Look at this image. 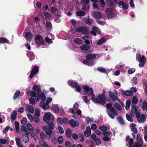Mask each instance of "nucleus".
Returning <instances> with one entry per match:
<instances>
[{
    "label": "nucleus",
    "mask_w": 147,
    "mask_h": 147,
    "mask_svg": "<svg viewBox=\"0 0 147 147\" xmlns=\"http://www.w3.org/2000/svg\"><path fill=\"white\" fill-rule=\"evenodd\" d=\"M82 88L86 91V95L92 96L91 99L94 103L102 105H104L105 104L106 101L107 100V98L106 96L105 93H102L98 95L96 98L95 95L93 93V89L92 88H90L89 86L86 85H84Z\"/></svg>",
    "instance_id": "f257e3e1"
},
{
    "label": "nucleus",
    "mask_w": 147,
    "mask_h": 147,
    "mask_svg": "<svg viewBox=\"0 0 147 147\" xmlns=\"http://www.w3.org/2000/svg\"><path fill=\"white\" fill-rule=\"evenodd\" d=\"M32 90L30 92V95L32 97H34L36 102L38 101L40 98L42 101L45 100L46 97L45 94L42 92L40 86H34Z\"/></svg>",
    "instance_id": "f03ea898"
},
{
    "label": "nucleus",
    "mask_w": 147,
    "mask_h": 147,
    "mask_svg": "<svg viewBox=\"0 0 147 147\" xmlns=\"http://www.w3.org/2000/svg\"><path fill=\"white\" fill-rule=\"evenodd\" d=\"M112 106V105L110 103L106 105L107 108L110 109L107 111V113L110 118L113 119L115 118V116L119 115V113L114 107Z\"/></svg>",
    "instance_id": "7ed1b4c3"
},
{
    "label": "nucleus",
    "mask_w": 147,
    "mask_h": 147,
    "mask_svg": "<svg viewBox=\"0 0 147 147\" xmlns=\"http://www.w3.org/2000/svg\"><path fill=\"white\" fill-rule=\"evenodd\" d=\"M54 117L50 112L46 113L44 115L43 120L45 121L48 125L54 124Z\"/></svg>",
    "instance_id": "20e7f679"
},
{
    "label": "nucleus",
    "mask_w": 147,
    "mask_h": 147,
    "mask_svg": "<svg viewBox=\"0 0 147 147\" xmlns=\"http://www.w3.org/2000/svg\"><path fill=\"white\" fill-rule=\"evenodd\" d=\"M48 126L44 125L42 127V129H44L46 134L48 136H50L52 133V130L54 128V124H49L48 125Z\"/></svg>",
    "instance_id": "39448f33"
},
{
    "label": "nucleus",
    "mask_w": 147,
    "mask_h": 147,
    "mask_svg": "<svg viewBox=\"0 0 147 147\" xmlns=\"http://www.w3.org/2000/svg\"><path fill=\"white\" fill-rule=\"evenodd\" d=\"M76 31L79 32H81L83 34H88L89 33V30L84 26H81L76 29Z\"/></svg>",
    "instance_id": "423d86ee"
},
{
    "label": "nucleus",
    "mask_w": 147,
    "mask_h": 147,
    "mask_svg": "<svg viewBox=\"0 0 147 147\" xmlns=\"http://www.w3.org/2000/svg\"><path fill=\"white\" fill-rule=\"evenodd\" d=\"M35 42L39 45H44L45 42L42 37L40 34H37L34 37Z\"/></svg>",
    "instance_id": "0eeeda50"
},
{
    "label": "nucleus",
    "mask_w": 147,
    "mask_h": 147,
    "mask_svg": "<svg viewBox=\"0 0 147 147\" xmlns=\"http://www.w3.org/2000/svg\"><path fill=\"white\" fill-rule=\"evenodd\" d=\"M39 68L38 67L36 66H35L33 67L31 71L30 78L32 79L34 77L35 74L38 73V72Z\"/></svg>",
    "instance_id": "6e6552de"
},
{
    "label": "nucleus",
    "mask_w": 147,
    "mask_h": 147,
    "mask_svg": "<svg viewBox=\"0 0 147 147\" xmlns=\"http://www.w3.org/2000/svg\"><path fill=\"white\" fill-rule=\"evenodd\" d=\"M69 123L73 127H75L76 126L77 127L79 126V123L78 121H75L74 119H71L69 121Z\"/></svg>",
    "instance_id": "1a4fd4ad"
},
{
    "label": "nucleus",
    "mask_w": 147,
    "mask_h": 147,
    "mask_svg": "<svg viewBox=\"0 0 147 147\" xmlns=\"http://www.w3.org/2000/svg\"><path fill=\"white\" fill-rule=\"evenodd\" d=\"M91 134L90 127L89 126H87L86 128V131L84 132V135L86 137H88Z\"/></svg>",
    "instance_id": "9d476101"
},
{
    "label": "nucleus",
    "mask_w": 147,
    "mask_h": 147,
    "mask_svg": "<svg viewBox=\"0 0 147 147\" xmlns=\"http://www.w3.org/2000/svg\"><path fill=\"white\" fill-rule=\"evenodd\" d=\"M26 127L27 128V131L26 133L27 134H29L31 131L34 130L33 127L32 126L31 124L30 123H28L27 124Z\"/></svg>",
    "instance_id": "9b49d317"
},
{
    "label": "nucleus",
    "mask_w": 147,
    "mask_h": 147,
    "mask_svg": "<svg viewBox=\"0 0 147 147\" xmlns=\"http://www.w3.org/2000/svg\"><path fill=\"white\" fill-rule=\"evenodd\" d=\"M82 21L84 23L88 25H91L93 23L94 20L90 18L87 19L86 18H83Z\"/></svg>",
    "instance_id": "f8f14e48"
},
{
    "label": "nucleus",
    "mask_w": 147,
    "mask_h": 147,
    "mask_svg": "<svg viewBox=\"0 0 147 147\" xmlns=\"http://www.w3.org/2000/svg\"><path fill=\"white\" fill-rule=\"evenodd\" d=\"M118 5L119 7L121 5L122 7L124 10L127 9L128 8V5L126 3H124L123 1H120Z\"/></svg>",
    "instance_id": "ddd939ff"
},
{
    "label": "nucleus",
    "mask_w": 147,
    "mask_h": 147,
    "mask_svg": "<svg viewBox=\"0 0 147 147\" xmlns=\"http://www.w3.org/2000/svg\"><path fill=\"white\" fill-rule=\"evenodd\" d=\"M68 84L72 88H75L78 84V83L76 82H74L71 80H69L68 82Z\"/></svg>",
    "instance_id": "4468645a"
},
{
    "label": "nucleus",
    "mask_w": 147,
    "mask_h": 147,
    "mask_svg": "<svg viewBox=\"0 0 147 147\" xmlns=\"http://www.w3.org/2000/svg\"><path fill=\"white\" fill-rule=\"evenodd\" d=\"M92 15L95 18H100L102 17L101 13L98 11L93 12Z\"/></svg>",
    "instance_id": "2eb2a0df"
},
{
    "label": "nucleus",
    "mask_w": 147,
    "mask_h": 147,
    "mask_svg": "<svg viewBox=\"0 0 147 147\" xmlns=\"http://www.w3.org/2000/svg\"><path fill=\"white\" fill-rule=\"evenodd\" d=\"M108 94L109 96L114 101H116L118 99L117 97V96H115L112 91H109L108 92Z\"/></svg>",
    "instance_id": "dca6fc26"
},
{
    "label": "nucleus",
    "mask_w": 147,
    "mask_h": 147,
    "mask_svg": "<svg viewBox=\"0 0 147 147\" xmlns=\"http://www.w3.org/2000/svg\"><path fill=\"white\" fill-rule=\"evenodd\" d=\"M24 37L26 40L30 41L32 39V34L31 33L28 32H26L25 33Z\"/></svg>",
    "instance_id": "f3484780"
},
{
    "label": "nucleus",
    "mask_w": 147,
    "mask_h": 147,
    "mask_svg": "<svg viewBox=\"0 0 147 147\" xmlns=\"http://www.w3.org/2000/svg\"><path fill=\"white\" fill-rule=\"evenodd\" d=\"M121 93L123 94H124L126 96H132L133 95V93L132 92L129 90L123 91L122 90L121 91Z\"/></svg>",
    "instance_id": "a211bd4d"
},
{
    "label": "nucleus",
    "mask_w": 147,
    "mask_h": 147,
    "mask_svg": "<svg viewBox=\"0 0 147 147\" xmlns=\"http://www.w3.org/2000/svg\"><path fill=\"white\" fill-rule=\"evenodd\" d=\"M26 110L28 113H33L34 112V109L32 106L29 105L26 107Z\"/></svg>",
    "instance_id": "6ab92c4d"
},
{
    "label": "nucleus",
    "mask_w": 147,
    "mask_h": 147,
    "mask_svg": "<svg viewBox=\"0 0 147 147\" xmlns=\"http://www.w3.org/2000/svg\"><path fill=\"white\" fill-rule=\"evenodd\" d=\"M96 55L95 54H89L86 55V58L87 60H91L95 58Z\"/></svg>",
    "instance_id": "aec40b11"
},
{
    "label": "nucleus",
    "mask_w": 147,
    "mask_h": 147,
    "mask_svg": "<svg viewBox=\"0 0 147 147\" xmlns=\"http://www.w3.org/2000/svg\"><path fill=\"white\" fill-rule=\"evenodd\" d=\"M131 109L129 112V114L131 116L133 117L134 116V112H135L136 106L133 105L131 106Z\"/></svg>",
    "instance_id": "412c9836"
},
{
    "label": "nucleus",
    "mask_w": 147,
    "mask_h": 147,
    "mask_svg": "<svg viewBox=\"0 0 147 147\" xmlns=\"http://www.w3.org/2000/svg\"><path fill=\"white\" fill-rule=\"evenodd\" d=\"M90 46L89 45L84 44L81 46L80 47V49L83 50L88 51L90 48Z\"/></svg>",
    "instance_id": "4be33fe9"
},
{
    "label": "nucleus",
    "mask_w": 147,
    "mask_h": 147,
    "mask_svg": "<svg viewBox=\"0 0 147 147\" xmlns=\"http://www.w3.org/2000/svg\"><path fill=\"white\" fill-rule=\"evenodd\" d=\"M28 134H27L26 133L25 136H23V141L26 143H28L29 141V138L28 136Z\"/></svg>",
    "instance_id": "5701e85b"
},
{
    "label": "nucleus",
    "mask_w": 147,
    "mask_h": 147,
    "mask_svg": "<svg viewBox=\"0 0 147 147\" xmlns=\"http://www.w3.org/2000/svg\"><path fill=\"white\" fill-rule=\"evenodd\" d=\"M0 42L2 43L9 44V41L7 38L2 37L0 38Z\"/></svg>",
    "instance_id": "b1692460"
},
{
    "label": "nucleus",
    "mask_w": 147,
    "mask_h": 147,
    "mask_svg": "<svg viewBox=\"0 0 147 147\" xmlns=\"http://www.w3.org/2000/svg\"><path fill=\"white\" fill-rule=\"evenodd\" d=\"M140 119H138V121L139 123H144L146 120V117L145 115L142 114L141 115V117L140 116Z\"/></svg>",
    "instance_id": "393cba45"
},
{
    "label": "nucleus",
    "mask_w": 147,
    "mask_h": 147,
    "mask_svg": "<svg viewBox=\"0 0 147 147\" xmlns=\"http://www.w3.org/2000/svg\"><path fill=\"white\" fill-rule=\"evenodd\" d=\"M71 130L69 128L67 129L66 131V136L69 138H70L71 136Z\"/></svg>",
    "instance_id": "a878e982"
},
{
    "label": "nucleus",
    "mask_w": 147,
    "mask_h": 147,
    "mask_svg": "<svg viewBox=\"0 0 147 147\" xmlns=\"http://www.w3.org/2000/svg\"><path fill=\"white\" fill-rule=\"evenodd\" d=\"M146 60V59L145 57L144 59H142L140 61L139 65V66L140 67H142L144 66Z\"/></svg>",
    "instance_id": "bb28decb"
},
{
    "label": "nucleus",
    "mask_w": 147,
    "mask_h": 147,
    "mask_svg": "<svg viewBox=\"0 0 147 147\" xmlns=\"http://www.w3.org/2000/svg\"><path fill=\"white\" fill-rule=\"evenodd\" d=\"M17 114V112L15 111L13 112L11 115V120L14 121L16 118V116Z\"/></svg>",
    "instance_id": "cd10ccee"
},
{
    "label": "nucleus",
    "mask_w": 147,
    "mask_h": 147,
    "mask_svg": "<svg viewBox=\"0 0 147 147\" xmlns=\"http://www.w3.org/2000/svg\"><path fill=\"white\" fill-rule=\"evenodd\" d=\"M45 26L48 30H50L52 28V24L51 22L47 21L46 22Z\"/></svg>",
    "instance_id": "c85d7f7f"
},
{
    "label": "nucleus",
    "mask_w": 147,
    "mask_h": 147,
    "mask_svg": "<svg viewBox=\"0 0 147 147\" xmlns=\"http://www.w3.org/2000/svg\"><path fill=\"white\" fill-rule=\"evenodd\" d=\"M44 15L45 18L48 20H50L52 18V17L50 14L47 12H46L44 13Z\"/></svg>",
    "instance_id": "c756f323"
},
{
    "label": "nucleus",
    "mask_w": 147,
    "mask_h": 147,
    "mask_svg": "<svg viewBox=\"0 0 147 147\" xmlns=\"http://www.w3.org/2000/svg\"><path fill=\"white\" fill-rule=\"evenodd\" d=\"M145 58V57L144 55H142L141 57L140 54H137L136 55V60L138 61H140L142 59H144Z\"/></svg>",
    "instance_id": "7c9ffc66"
},
{
    "label": "nucleus",
    "mask_w": 147,
    "mask_h": 147,
    "mask_svg": "<svg viewBox=\"0 0 147 147\" xmlns=\"http://www.w3.org/2000/svg\"><path fill=\"white\" fill-rule=\"evenodd\" d=\"M117 118L119 122L121 125H123L125 124L124 121L121 116L118 117Z\"/></svg>",
    "instance_id": "2f4dec72"
},
{
    "label": "nucleus",
    "mask_w": 147,
    "mask_h": 147,
    "mask_svg": "<svg viewBox=\"0 0 147 147\" xmlns=\"http://www.w3.org/2000/svg\"><path fill=\"white\" fill-rule=\"evenodd\" d=\"M74 42L77 45H81L82 43V40L79 38H76L74 40Z\"/></svg>",
    "instance_id": "473e14b6"
},
{
    "label": "nucleus",
    "mask_w": 147,
    "mask_h": 147,
    "mask_svg": "<svg viewBox=\"0 0 147 147\" xmlns=\"http://www.w3.org/2000/svg\"><path fill=\"white\" fill-rule=\"evenodd\" d=\"M40 145L42 147H49L48 145L45 142L43 141H40L39 142Z\"/></svg>",
    "instance_id": "72a5a7b5"
},
{
    "label": "nucleus",
    "mask_w": 147,
    "mask_h": 147,
    "mask_svg": "<svg viewBox=\"0 0 147 147\" xmlns=\"http://www.w3.org/2000/svg\"><path fill=\"white\" fill-rule=\"evenodd\" d=\"M114 106L118 110L121 111L122 109L121 106L117 102H115L114 104Z\"/></svg>",
    "instance_id": "f704fd0d"
},
{
    "label": "nucleus",
    "mask_w": 147,
    "mask_h": 147,
    "mask_svg": "<svg viewBox=\"0 0 147 147\" xmlns=\"http://www.w3.org/2000/svg\"><path fill=\"white\" fill-rule=\"evenodd\" d=\"M113 9L111 7L107 8L105 12V13L108 15L113 11Z\"/></svg>",
    "instance_id": "c9c22d12"
},
{
    "label": "nucleus",
    "mask_w": 147,
    "mask_h": 147,
    "mask_svg": "<svg viewBox=\"0 0 147 147\" xmlns=\"http://www.w3.org/2000/svg\"><path fill=\"white\" fill-rule=\"evenodd\" d=\"M135 113L137 119H139L140 117V115L139 111H138L137 109V107H136Z\"/></svg>",
    "instance_id": "e433bc0d"
},
{
    "label": "nucleus",
    "mask_w": 147,
    "mask_h": 147,
    "mask_svg": "<svg viewBox=\"0 0 147 147\" xmlns=\"http://www.w3.org/2000/svg\"><path fill=\"white\" fill-rule=\"evenodd\" d=\"M53 111L55 113H57L59 112V109L58 107L57 106H53L52 107Z\"/></svg>",
    "instance_id": "4c0bfd02"
},
{
    "label": "nucleus",
    "mask_w": 147,
    "mask_h": 147,
    "mask_svg": "<svg viewBox=\"0 0 147 147\" xmlns=\"http://www.w3.org/2000/svg\"><path fill=\"white\" fill-rule=\"evenodd\" d=\"M76 15L78 16H82L86 15V13L82 11H77L76 13Z\"/></svg>",
    "instance_id": "58836bf2"
},
{
    "label": "nucleus",
    "mask_w": 147,
    "mask_h": 147,
    "mask_svg": "<svg viewBox=\"0 0 147 147\" xmlns=\"http://www.w3.org/2000/svg\"><path fill=\"white\" fill-rule=\"evenodd\" d=\"M16 144L18 146L19 145L21 146L22 147H23V145L20 144L21 141L20 139L19 138H16L15 139Z\"/></svg>",
    "instance_id": "ea45409f"
},
{
    "label": "nucleus",
    "mask_w": 147,
    "mask_h": 147,
    "mask_svg": "<svg viewBox=\"0 0 147 147\" xmlns=\"http://www.w3.org/2000/svg\"><path fill=\"white\" fill-rule=\"evenodd\" d=\"M82 99L83 100L85 103L87 104H89L90 103V100L88 98L87 96H85L83 97Z\"/></svg>",
    "instance_id": "a19ab883"
},
{
    "label": "nucleus",
    "mask_w": 147,
    "mask_h": 147,
    "mask_svg": "<svg viewBox=\"0 0 147 147\" xmlns=\"http://www.w3.org/2000/svg\"><path fill=\"white\" fill-rule=\"evenodd\" d=\"M20 90H18L15 92L13 96V98L14 100H16L18 98L20 95Z\"/></svg>",
    "instance_id": "79ce46f5"
},
{
    "label": "nucleus",
    "mask_w": 147,
    "mask_h": 147,
    "mask_svg": "<svg viewBox=\"0 0 147 147\" xmlns=\"http://www.w3.org/2000/svg\"><path fill=\"white\" fill-rule=\"evenodd\" d=\"M131 102L129 100H127L126 102L125 109L126 110H128L129 108Z\"/></svg>",
    "instance_id": "37998d69"
},
{
    "label": "nucleus",
    "mask_w": 147,
    "mask_h": 147,
    "mask_svg": "<svg viewBox=\"0 0 147 147\" xmlns=\"http://www.w3.org/2000/svg\"><path fill=\"white\" fill-rule=\"evenodd\" d=\"M97 70L102 73H105L107 72L106 70L103 67H98L97 68Z\"/></svg>",
    "instance_id": "c03bdc74"
},
{
    "label": "nucleus",
    "mask_w": 147,
    "mask_h": 147,
    "mask_svg": "<svg viewBox=\"0 0 147 147\" xmlns=\"http://www.w3.org/2000/svg\"><path fill=\"white\" fill-rule=\"evenodd\" d=\"M137 141L138 142L142 143L143 140L141 138L140 136V134H138L137 136Z\"/></svg>",
    "instance_id": "a18cd8bd"
},
{
    "label": "nucleus",
    "mask_w": 147,
    "mask_h": 147,
    "mask_svg": "<svg viewBox=\"0 0 147 147\" xmlns=\"http://www.w3.org/2000/svg\"><path fill=\"white\" fill-rule=\"evenodd\" d=\"M79 139L80 142H83L84 140V136L82 133H80L79 134Z\"/></svg>",
    "instance_id": "49530a36"
},
{
    "label": "nucleus",
    "mask_w": 147,
    "mask_h": 147,
    "mask_svg": "<svg viewBox=\"0 0 147 147\" xmlns=\"http://www.w3.org/2000/svg\"><path fill=\"white\" fill-rule=\"evenodd\" d=\"M142 109L144 111L146 110L147 111V102L146 101H144L142 105Z\"/></svg>",
    "instance_id": "de8ad7c7"
},
{
    "label": "nucleus",
    "mask_w": 147,
    "mask_h": 147,
    "mask_svg": "<svg viewBox=\"0 0 147 147\" xmlns=\"http://www.w3.org/2000/svg\"><path fill=\"white\" fill-rule=\"evenodd\" d=\"M58 142L59 144H61L63 142V138L62 136H60L58 138Z\"/></svg>",
    "instance_id": "09e8293b"
},
{
    "label": "nucleus",
    "mask_w": 147,
    "mask_h": 147,
    "mask_svg": "<svg viewBox=\"0 0 147 147\" xmlns=\"http://www.w3.org/2000/svg\"><path fill=\"white\" fill-rule=\"evenodd\" d=\"M138 102V99L136 96H134L133 97L132 103L133 105L136 104Z\"/></svg>",
    "instance_id": "8fccbe9b"
},
{
    "label": "nucleus",
    "mask_w": 147,
    "mask_h": 147,
    "mask_svg": "<svg viewBox=\"0 0 147 147\" xmlns=\"http://www.w3.org/2000/svg\"><path fill=\"white\" fill-rule=\"evenodd\" d=\"M65 147H71V143L69 141H66L65 143Z\"/></svg>",
    "instance_id": "3c124183"
},
{
    "label": "nucleus",
    "mask_w": 147,
    "mask_h": 147,
    "mask_svg": "<svg viewBox=\"0 0 147 147\" xmlns=\"http://www.w3.org/2000/svg\"><path fill=\"white\" fill-rule=\"evenodd\" d=\"M30 103L32 105H34L35 104L36 102L34 99L32 97H31L29 99Z\"/></svg>",
    "instance_id": "603ef678"
},
{
    "label": "nucleus",
    "mask_w": 147,
    "mask_h": 147,
    "mask_svg": "<svg viewBox=\"0 0 147 147\" xmlns=\"http://www.w3.org/2000/svg\"><path fill=\"white\" fill-rule=\"evenodd\" d=\"M35 114L37 117L39 116L40 115V110L39 109H37L35 111Z\"/></svg>",
    "instance_id": "864d4df0"
},
{
    "label": "nucleus",
    "mask_w": 147,
    "mask_h": 147,
    "mask_svg": "<svg viewBox=\"0 0 147 147\" xmlns=\"http://www.w3.org/2000/svg\"><path fill=\"white\" fill-rule=\"evenodd\" d=\"M126 117L128 121H130V122H132L133 121V120L132 118V117L129 115L128 114H126Z\"/></svg>",
    "instance_id": "5fc2aeb1"
},
{
    "label": "nucleus",
    "mask_w": 147,
    "mask_h": 147,
    "mask_svg": "<svg viewBox=\"0 0 147 147\" xmlns=\"http://www.w3.org/2000/svg\"><path fill=\"white\" fill-rule=\"evenodd\" d=\"M92 29L94 30V31L97 32V34L99 33L100 32V30L97 27L95 26H94L92 28Z\"/></svg>",
    "instance_id": "6e6d98bb"
},
{
    "label": "nucleus",
    "mask_w": 147,
    "mask_h": 147,
    "mask_svg": "<svg viewBox=\"0 0 147 147\" xmlns=\"http://www.w3.org/2000/svg\"><path fill=\"white\" fill-rule=\"evenodd\" d=\"M56 121L59 124H61L63 123V119L61 117L57 118Z\"/></svg>",
    "instance_id": "4d7b16f0"
},
{
    "label": "nucleus",
    "mask_w": 147,
    "mask_h": 147,
    "mask_svg": "<svg viewBox=\"0 0 147 147\" xmlns=\"http://www.w3.org/2000/svg\"><path fill=\"white\" fill-rule=\"evenodd\" d=\"M49 105H48L46 103H45L44 102V105L43 106L42 108L44 110H46L49 109Z\"/></svg>",
    "instance_id": "13d9d810"
},
{
    "label": "nucleus",
    "mask_w": 147,
    "mask_h": 147,
    "mask_svg": "<svg viewBox=\"0 0 147 147\" xmlns=\"http://www.w3.org/2000/svg\"><path fill=\"white\" fill-rule=\"evenodd\" d=\"M15 128L16 130V131L17 132H18L19 131H18V130L19 129V123L17 121H15Z\"/></svg>",
    "instance_id": "bf43d9fd"
},
{
    "label": "nucleus",
    "mask_w": 147,
    "mask_h": 147,
    "mask_svg": "<svg viewBox=\"0 0 147 147\" xmlns=\"http://www.w3.org/2000/svg\"><path fill=\"white\" fill-rule=\"evenodd\" d=\"M27 115L28 118L30 121H33V117L31 114L28 113L27 114Z\"/></svg>",
    "instance_id": "052dcab7"
},
{
    "label": "nucleus",
    "mask_w": 147,
    "mask_h": 147,
    "mask_svg": "<svg viewBox=\"0 0 147 147\" xmlns=\"http://www.w3.org/2000/svg\"><path fill=\"white\" fill-rule=\"evenodd\" d=\"M108 16V18L109 19H110L115 17V13L113 11V12H112V13H110Z\"/></svg>",
    "instance_id": "680f3d73"
},
{
    "label": "nucleus",
    "mask_w": 147,
    "mask_h": 147,
    "mask_svg": "<svg viewBox=\"0 0 147 147\" xmlns=\"http://www.w3.org/2000/svg\"><path fill=\"white\" fill-rule=\"evenodd\" d=\"M58 129L59 130V132L61 134H63L64 133V130L62 127L59 126L58 127Z\"/></svg>",
    "instance_id": "e2e57ef3"
},
{
    "label": "nucleus",
    "mask_w": 147,
    "mask_h": 147,
    "mask_svg": "<svg viewBox=\"0 0 147 147\" xmlns=\"http://www.w3.org/2000/svg\"><path fill=\"white\" fill-rule=\"evenodd\" d=\"M136 71V69L134 68H132L129 69L128 71V73L129 74H131L133 73Z\"/></svg>",
    "instance_id": "0e129e2a"
},
{
    "label": "nucleus",
    "mask_w": 147,
    "mask_h": 147,
    "mask_svg": "<svg viewBox=\"0 0 147 147\" xmlns=\"http://www.w3.org/2000/svg\"><path fill=\"white\" fill-rule=\"evenodd\" d=\"M99 128L102 131H106L107 129V127L105 125L100 126Z\"/></svg>",
    "instance_id": "69168bd1"
},
{
    "label": "nucleus",
    "mask_w": 147,
    "mask_h": 147,
    "mask_svg": "<svg viewBox=\"0 0 147 147\" xmlns=\"http://www.w3.org/2000/svg\"><path fill=\"white\" fill-rule=\"evenodd\" d=\"M72 137L74 140H77L78 138V136L77 134L74 133L72 134Z\"/></svg>",
    "instance_id": "338daca9"
},
{
    "label": "nucleus",
    "mask_w": 147,
    "mask_h": 147,
    "mask_svg": "<svg viewBox=\"0 0 147 147\" xmlns=\"http://www.w3.org/2000/svg\"><path fill=\"white\" fill-rule=\"evenodd\" d=\"M111 133V131H105L103 132V135L105 136H109Z\"/></svg>",
    "instance_id": "774afa93"
}]
</instances>
